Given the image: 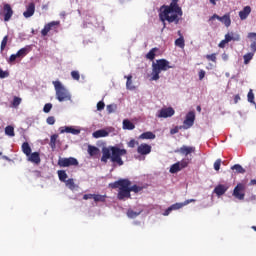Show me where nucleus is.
<instances>
[{"label": "nucleus", "mask_w": 256, "mask_h": 256, "mask_svg": "<svg viewBox=\"0 0 256 256\" xmlns=\"http://www.w3.org/2000/svg\"><path fill=\"white\" fill-rule=\"evenodd\" d=\"M249 15H251V6H245L243 10L239 12L241 21H245Z\"/></svg>", "instance_id": "20"}, {"label": "nucleus", "mask_w": 256, "mask_h": 256, "mask_svg": "<svg viewBox=\"0 0 256 256\" xmlns=\"http://www.w3.org/2000/svg\"><path fill=\"white\" fill-rule=\"evenodd\" d=\"M5 135L8 137H15V128L11 125L5 127Z\"/></svg>", "instance_id": "27"}, {"label": "nucleus", "mask_w": 256, "mask_h": 256, "mask_svg": "<svg viewBox=\"0 0 256 256\" xmlns=\"http://www.w3.org/2000/svg\"><path fill=\"white\" fill-rule=\"evenodd\" d=\"M78 165L79 161L74 157L59 158L58 160L59 167H77Z\"/></svg>", "instance_id": "8"}, {"label": "nucleus", "mask_w": 256, "mask_h": 256, "mask_svg": "<svg viewBox=\"0 0 256 256\" xmlns=\"http://www.w3.org/2000/svg\"><path fill=\"white\" fill-rule=\"evenodd\" d=\"M71 77L75 81H79V79H81V75L79 74V71H72L71 72Z\"/></svg>", "instance_id": "46"}, {"label": "nucleus", "mask_w": 256, "mask_h": 256, "mask_svg": "<svg viewBox=\"0 0 256 256\" xmlns=\"http://www.w3.org/2000/svg\"><path fill=\"white\" fill-rule=\"evenodd\" d=\"M222 59H223V61H228L229 60V55H227V53H223L222 54Z\"/></svg>", "instance_id": "61"}, {"label": "nucleus", "mask_w": 256, "mask_h": 256, "mask_svg": "<svg viewBox=\"0 0 256 256\" xmlns=\"http://www.w3.org/2000/svg\"><path fill=\"white\" fill-rule=\"evenodd\" d=\"M28 161L39 165V163H41V156L39 155V152L30 153V155L28 156Z\"/></svg>", "instance_id": "19"}, {"label": "nucleus", "mask_w": 256, "mask_h": 256, "mask_svg": "<svg viewBox=\"0 0 256 256\" xmlns=\"http://www.w3.org/2000/svg\"><path fill=\"white\" fill-rule=\"evenodd\" d=\"M88 153L91 157H94V155H97L99 153V148H97L95 146H89Z\"/></svg>", "instance_id": "36"}, {"label": "nucleus", "mask_w": 256, "mask_h": 256, "mask_svg": "<svg viewBox=\"0 0 256 256\" xmlns=\"http://www.w3.org/2000/svg\"><path fill=\"white\" fill-rule=\"evenodd\" d=\"M46 123L48 125H55V118L53 116H49L47 119H46Z\"/></svg>", "instance_id": "52"}, {"label": "nucleus", "mask_w": 256, "mask_h": 256, "mask_svg": "<svg viewBox=\"0 0 256 256\" xmlns=\"http://www.w3.org/2000/svg\"><path fill=\"white\" fill-rule=\"evenodd\" d=\"M51 109H53V104L47 103V104H45L44 107H43V112H44V113H50V112H51Z\"/></svg>", "instance_id": "43"}, {"label": "nucleus", "mask_w": 256, "mask_h": 256, "mask_svg": "<svg viewBox=\"0 0 256 256\" xmlns=\"http://www.w3.org/2000/svg\"><path fill=\"white\" fill-rule=\"evenodd\" d=\"M59 138V135L57 134H53L51 137H50V147L51 149H55V147H57V139Z\"/></svg>", "instance_id": "31"}, {"label": "nucleus", "mask_w": 256, "mask_h": 256, "mask_svg": "<svg viewBox=\"0 0 256 256\" xmlns=\"http://www.w3.org/2000/svg\"><path fill=\"white\" fill-rule=\"evenodd\" d=\"M13 107H19L21 105V98L15 96L12 102Z\"/></svg>", "instance_id": "47"}, {"label": "nucleus", "mask_w": 256, "mask_h": 256, "mask_svg": "<svg viewBox=\"0 0 256 256\" xmlns=\"http://www.w3.org/2000/svg\"><path fill=\"white\" fill-rule=\"evenodd\" d=\"M175 153H180L181 155H185V157H187L188 155H191V153H195V147L184 145L178 150H175Z\"/></svg>", "instance_id": "15"}, {"label": "nucleus", "mask_w": 256, "mask_h": 256, "mask_svg": "<svg viewBox=\"0 0 256 256\" xmlns=\"http://www.w3.org/2000/svg\"><path fill=\"white\" fill-rule=\"evenodd\" d=\"M107 199L106 195H101V194H94L93 200L95 203H105Z\"/></svg>", "instance_id": "28"}, {"label": "nucleus", "mask_w": 256, "mask_h": 256, "mask_svg": "<svg viewBox=\"0 0 256 256\" xmlns=\"http://www.w3.org/2000/svg\"><path fill=\"white\" fill-rule=\"evenodd\" d=\"M33 15H35V3L31 2L26 7V11L23 12V16L29 19V17H33Z\"/></svg>", "instance_id": "17"}, {"label": "nucleus", "mask_w": 256, "mask_h": 256, "mask_svg": "<svg viewBox=\"0 0 256 256\" xmlns=\"http://www.w3.org/2000/svg\"><path fill=\"white\" fill-rule=\"evenodd\" d=\"M140 139H155V134L153 132H144L140 135Z\"/></svg>", "instance_id": "34"}, {"label": "nucleus", "mask_w": 256, "mask_h": 256, "mask_svg": "<svg viewBox=\"0 0 256 256\" xmlns=\"http://www.w3.org/2000/svg\"><path fill=\"white\" fill-rule=\"evenodd\" d=\"M176 47H180V49H185V38L180 36L178 39L175 40Z\"/></svg>", "instance_id": "32"}, {"label": "nucleus", "mask_w": 256, "mask_h": 256, "mask_svg": "<svg viewBox=\"0 0 256 256\" xmlns=\"http://www.w3.org/2000/svg\"><path fill=\"white\" fill-rule=\"evenodd\" d=\"M192 158H184L180 162H176L170 167V173H179L182 169H186L189 167V163H191Z\"/></svg>", "instance_id": "6"}, {"label": "nucleus", "mask_w": 256, "mask_h": 256, "mask_svg": "<svg viewBox=\"0 0 256 256\" xmlns=\"http://www.w3.org/2000/svg\"><path fill=\"white\" fill-rule=\"evenodd\" d=\"M169 69H173V66L170 65L169 61L166 59H159L156 62L152 63V73L150 81H159L161 75V71H169Z\"/></svg>", "instance_id": "4"}, {"label": "nucleus", "mask_w": 256, "mask_h": 256, "mask_svg": "<svg viewBox=\"0 0 256 256\" xmlns=\"http://www.w3.org/2000/svg\"><path fill=\"white\" fill-rule=\"evenodd\" d=\"M229 190V186L225 184H218L214 188V193L217 195V197H221L222 195H225L227 191Z\"/></svg>", "instance_id": "16"}, {"label": "nucleus", "mask_w": 256, "mask_h": 256, "mask_svg": "<svg viewBox=\"0 0 256 256\" xmlns=\"http://www.w3.org/2000/svg\"><path fill=\"white\" fill-rule=\"evenodd\" d=\"M232 171H236V173H245V169L240 164H235L231 167Z\"/></svg>", "instance_id": "35"}, {"label": "nucleus", "mask_w": 256, "mask_h": 256, "mask_svg": "<svg viewBox=\"0 0 256 256\" xmlns=\"http://www.w3.org/2000/svg\"><path fill=\"white\" fill-rule=\"evenodd\" d=\"M60 133H71L72 135H79V133H81V130L75 129L71 126H65L60 128Z\"/></svg>", "instance_id": "18"}, {"label": "nucleus", "mask_w": 256, "mask_h": 256, "mask_svg": "<svg viewBox=\"0 0 256 256\" xmlns=\"http://www.w3.org/2000/svg\"><path fill=\"white\" fill-rule=\"evenodd\" d=\"M248 39H251L252 43L250 45V49L255 53L256 52V33L255 32L248 33Z\"/></svg>", "instance_id": "22"}, {"label": "nucleus", "mask_w": 256, "mask_h": 256, "mask_svg": "<svg viewBox=\"0 0 256 256\" xmlns=\"http://www.w3.org/2000/svg\"><path fill=\"white\" fill-rule=\"evenodd\" d=\"M159 51V48H152L147 54L146 59H149V61H153L155 59V54Z\"/></svg>", "instance_id": "29"}, {"label": "nucleus", "mask_w": 256, "mask_h": 256, "mask_svg": "<svg viewBox=\"0 0 256 256\" xmlns=\"http://www.w3.org/2000/svg\"><path fill=\"white\" fill-rule=\"evenodd\" d=\"M195 199H188V200H186V201H184V205L186 206V205H189V203H195Z\"/></svg>", "instance_id": "60"}, {"label": "nucleus", "mask_w": 256, "mask_h": 256, "mask_svg": "<svg viewBox=\"0 0 256 256\" xmlns=\"http://www.w3.org/2000/svg\"><path fill=\"white\" fill-rule=\"evenodd\" d=\"M116 109H117V106L115 104H109L106 107V110L108 113H114Z\"/></svg>", "instance_id": "45"}, {"label": "nucleus", "mask_w": 256, "mask_h": 256, "mask_svg": "<svg viewBox=\"0 0 256 256\" xmlns=\"http://www.w3.org/2000/svg\"><path fill=\"white\" fill-rule=\"evenodd\" d=\"M225 41H227L228 43H230V41H233V38L231 36V33H227L225 35V38H224Z\"/></svg>", "instance_id": "54"}, {"label": "nucleus", "mask_w": 256, "mask_h": 256, "mask_svg": "<svg viewBox=\"0 0 256 256\" xmlns=\"http://www.w3.org/2000/svg\"><path fill=\"white\" fill-rule=\"evenodd\" d=\"M215 19L223 23L225 27H231V15L229 13L225 14L222 17L217 14H214L213 16L210 17L209 21H213Z\"/></svg>", "instance_id": "11"}, {"label": "nucleus", "mask_w": 256, "mask_h": 256, "mask_svg": "<svg viewBox=\"0 0 256 256\" xmlns=\"http://www.w3.org/2000/svg\"><path fill=\"white\" fill-rule=\"evenodd\" d=\"M171 135H175L176 133H179V128H174L170 131Z\"/></svg>", "instance_id": "62"}, {"label": "nucleus", "mask_w": 256, "mask_h": 256, "mask_svg": "<svg viewBox=\"0 0 256 256\" xmlns=\"http://www.w3.org/2000/svg\"><path fill=\"white\" fill-rule=\"evenodd\" d=\"M171 211H173V208H171V206H170L168 209H166L164 211V213H163L164 217H167V215H169V213H171Z\"/></svg>", "instance_id": "58"}, {"label": "nucleus", "mask_w": 256, "mask_h": 256, "mask_svg": "<svg viewBox=\"0 0 256 256\" xmlns=\"http://www.w3.org/2000/svg\"><path fill=\"white\" fill-rule=\"evenodd\" d=\"M6 77H9V72L0 69V79H6Z\"/></svg>", "instance_id": "51"}, {"label": "nucleus", "mask_w": 256, "mask_h": 256, "mask_svg": "<svg viewBox=\"0 0 256 256\" xmlns=\"http://www.w3.org/2000/svg\"><path fill=\"white\" fill-rule=\"evenodd\" d=\"M175 115V110L173 107H168V108H162L159 110L157 117L159 119H167L168 117H173Z\"/></svg>", "instance_id": "12"}, {"label": "nucleus", "mask_w": 256, "mask_h": 256, "mask_svg": "<svg viewBox=\"0 0 256 256\" xmlns=\"http://www.w3.org/2000/svg\"><path fill=\"white\" fill-rule=\"evenodd\" d=\"M206 59L208 61H212L213 63H217V54L213 53V54H207L206 55Z\"/></svg>", "instance_id": "42"}, {"label": "nucleus", "mask_w": 256, "mask_h": 256, "mask_svg": "<svg viewBox=\"0 0 256 256\" xmlns=\"http://www.w3.org/2000/svg\"><path fill=\"white\" fill-rule=\"evenodd\" d=\"M103 109H105V102L99 101L97 103V111H103Z\"/></svg>", "instance_id": "49"}, {"label": "nucleus", "mask_w": 256, "mask_h": 256, "mask_svg": "<svg viewBox=\"0 0 256 256\" xmlns=\"http://www.w3.org/2000/svg\"><path fill=\"white\" fill-rule=\"evenodd\" d=\"M59 25H61V22L59 21H52L44 25V28L41 30L42 37H47L49 35L50 31H54V33H58Z\"/></svg>", "instance_id": "7"}, {"label": "nucleus", "mask_w": 256, "mask_h": 256, "mask_svg": "<svg viewBox=\"0 0 256 256\" xmlns=\"http://www.w3.org/2000/svg\"><path fill=\"white\" fill-rule=\"evenodd\" d=\"M29 51H31V47L27 46L24 48H21L20 50H18V52L16 53V55L19 57H25Z\"/></svg>", "instance_id": "26"}, {"label": "nucleus", "mask_w": 256, "mask_h": 256, "mask_svg": "<svg viewBox=\"0 0 256 256\" xmlns=\"http://www.w3.org/2000/svg\"><path fill=\"white\" fill-rule=\"evenodd\" d=\"M151 145L147 144V143H142L140 145H138L137 147V153L138 155H149V153H151Z\"/></svg>", "instance_id": "14"}, {"label": "nucleus", "mask_w": 256, "mask_h": 256, "mask_svg": "<svg viewBox=\"0 0 256 256\" xmlns=\"http://www.w3.org/2000/svg\"><path fill=\"white\" fill-rule=\"evenodd\" d=\"M125 79H127L126 88L129 89L130 91H133V89H135V86H133V76L132 75L125 76Z\"/></svg>", "instance_id": "25"}, {"label": "nucleus", "mask_w": 256, "mask_h": 256, "mask_svg": "<svg viewBox=\"0 0 256 256\" xmlns=\"http://www.w3.org/2000/svg\"><path fill=\"white\" fill-rule=\"evenodd\" d=\"M239 101H241V96H239V94H236L234 96V103L237 104V103H239Z\"/></svg>", "instance_id": "59"}, {"label": "nucleus", "mask_w": 256, "mask_h": 256, "mask_svg": "<svg viewBox=\"0 0 256 256\" xmlns=\"http://www.w3.org/2000/svg\"><path fill=\"white\" fill-rule=\"evenodd\" d=\"M217 0H210V3H212V5H217Z\"/></svg>", "instance_id": "63"}, {"label": "nucleus", "mask_w": 256, "mask_h": 256, "mask_svg": "<svg viewBox=\"0 0 256 256\" xmlns=\"http://www.w3.org/2000/svg\"><path fill=\"white\" fill-rule=\"evenodd\" d=\"M22 153H24L26 157H29V155H31V146L29 145V142H24L22 144Z\"/></svg>", "instance_id": "23"}, {"label": "nucleus", "mask_w": 256, "mask_h": 256, "mask_svg": "<svg viewBox=\"0 0 256 256\" xmlns=\"http://www.w3.org/2000/svg\"><path fill=\"white\" fill-rule=\"evenodd\" d=\"M123 129H127L128 131H133L135 129V124L131 122L130 120H123Z\"/></svg>", "instance_id": "24"}, {"label": "nucleus", "mask_w": 256, "mask_h": 256, "mask_svg": "<svg viewBox=\"0 0 256 256\" xmlns=\"http://www.w3.org/2000/svg\"><path fill=\"white\" fill-rule=\"evenodd\" d=\"M94 194H84L83 199L84 201H87L88 199H93Z\"/></svg>", "instance_id": "56"}, {"label": "nucleus", "mask_w": 256, "mask_h": 256, "mask_svg": "<svg viewBox=\"0 0 256 256\" xmlns=\"http://www.w3.org/2000/svg\"><path fill=\"white\" fill-rule=\"evenodd\" d=\"M53 85L56 92V99L60 103H63V101H71L69 90H67L60 81H53Z\"/></svg>", "instance_id": "5"}, {"label": "nucleus", "mask_w": 256, "mask_h": 256, "mask_svg": "<svg viewBox=\"0 0 256 256\" xmlns=\"http://www.w3.org/2000/svg\"><path fill=\"white\" fill-rule=\"evenodd\" d=\"M183 17V9L179 6V0H171L170 5H163L160 7L159 19L162 21L165 27L167 23H174V25H179V21Z\"/></svg>", "instance_id": "1"}, {"label": "nucleus", "mask_w": 256, "mask_h": 256, "mask_svg": "<svg viewBox=\"0 0 256 256\" xmlns=\"http://www.w3.org/2000/svg\"><path fill=\"white\" fill-rule=\"evenodd\" d=\"M214 169L215 171H219V169H221V159H218L214 162Z\"/></svg>", "instance_id": "50"}, {"label": "nucleus", "mask_w": 256, "mask_h": 256, "mask_svg": "<svg viewBox=\"0 0 256 256\" xmlns=\"http://www.w3.org/2000/svg\"><path fill=\"white\" fill-rule=\"evenodd\" d=\"M230 35L232 37V41H241V35L235 34L233 32H231Z\"/></svg>", "instance_id": "48"}, {"label": "nucleus", "mask_w": 256, "mask_h": 256, "mask_svg": "<svg viewBox=\"0 0 256 256\" xmlns=\"http://www.w3.org/2000/svg\"><path fill=\"white\" fill-rule=\"evenodd\" d=\"M140 214H141V212H135L133 210L127 211V215L130 219H135V217H139Z\"/></svg>", "instance_id": "40"}, {"label": "nucleus", "mask_w": 256, "mask_h": 256, "mask_svg": "<svg viewBox=\"0 0 256 256\" xmlns=\"http://www.w3.org/2000/svg\"><path fill=\"white\" fill-rule=\"evenodd\" d=\"M109 187H111V189H119L117 194V199H119V201H124V199H131V192L140 193V191H143V187L141 186H131L129 179H119L118 181L110 183Z\"/></svg>", "instance_id": "2"}, {"label": "nucleus", "mask_w": 256, "mask_h": 256, "mask_svg": "<svg viewBox=\"0 0 256 256\" xmlns=\"http://www.w3.org/2000/svg\"><path fill=\"white\" fill-rule=\"evenodd\" d=\"M194 124H195V111H190L186 114L182 129H191V126Z\"/></svg>", "instance_id": "10"}, {"label": "nucleus", "mask_w": 256, "mask_h": 256, "mask_svg": "<svg viewBox=\"0 0 256 256\" xmlns=\"http://www.w3.org/2000/svg\"><path fill=\"white\" fill-rule=\"evenodd\" d=\"M65 185L66 187H68V189H70V191H75V188L77 187V185H75V181L73 180V178L66 180Z\"/></svg>", "instance_id": "30"}, {"label": "nucleus", "mask_w": 256, "mask_h": 256, "mask_svg": "<svg viewBox=\"0 0 256 256\" xmlns=\"http://www.w3.org/2000/svg\"><path fill=\"white\" fill-rule=\"evenodd\" d=\"M3 15L4 21H11V18L13 17V8H11V4L5 3L3 5Z\"/></svg>", "instance_id": "13"}, {"label": "nucleus", "mask_w": 256, "mask_h": 256, "mask_svg": "<svg viewBox=\"0 0 256 256\" xmlns=\"http://www.w3.org/2000/svg\"><path fill=\"white\" fill-rule=\"evenodd\" d=\"M7 41H9V36H4L0 46L1 51H5V48L7 47Z\"/></svg>", "instance_id": "41"}, {"label": "nucleus", "mask_w": 256, "mask_h": 256, "mask_svg": "<svg viewBox=\"0 0 256 256\" xmlns=\"http://www.w3.org/2000/svg\"><path fill=\"white\" fill-rule=\"evenodd\" d=\"M247 97H248V102L253 103V105H255V94L253 93V89L249 90Z\"/></svg>", "instance_id": "38"}, {"label": "nucleus", "mask_w": 256, "mask_h": 256, "mask_svg": "<svg viewBox=\"0 0 256 256\" xmlns=\"http://www.w3.org/2000/svg\"><path fill=\"white\" fill-rule=\"evenodd\" d=\"M126 154V149H121L117 146H111L110 148L104 147L102 149L101 161L102 163H107V161H109L110 159L112 163H117V165L121 167L124 164L123 159H121V157H123V155Z\"/></svg>", "instance_id": "3"}, {"label": "nucleus", "mask_w": 256, "mask_h": 256, "mask_svg": "<svg viewBox=\"0 0 256 256\" xmlns=\"http://www.w3.org/2000/svg\"><path fill=\"white\" fill-rule=\"evenodd\" d=\"M229 43L227 40H222L219 44L218 47H220V49H225V44Z\"/></svg>", "instance_id": "55"}, {"label": "nucleus", "mask_w": 256, "mask_h": 256, "mask_svg": "<svg viewBox=\"0 0 256 256\" xmlns=\"http://www.w3.org/2000/svg\"><path fill=\"white\" fill-rule=\"evenodd\" d=\"M245 189H246L245 184H243V183H238V184L236 185V187L234 188L233 196H234L236 199H239L240 201H243V199H245Z\"/></svg>", "instance_id": "9"}, {"label": "nucleus", "mask_w": 256, "mask_h": 256, "mask_svg": "<svg viewBox=\"0 0 256 256\" xmlns=\"http://www.w3.org/2000/svg\"><path fill=\"white\" fill-rule=\"evenodd\" d=\"M92 135L95 139H101V137H109V133L105 129L97 130L93 132Z\"/></svg>", "instance_id": "21"}, {"label": "nucleus", "mask_w": 256, "mask_h": 256, "mask_svg": "<svg viewBox=\"0 0 256 256\" xmlns=\"http://www.w3.org/2000/svg\"><path fill=\"white\" fill-rule=\"evenodd\" d=\"M197 111L201 112V106H197Z\"/></svg>", "instance_id": "64"}, {"label": "nucleus", "mask_w": 256, "mask_h": 256, "mask_svg": "<svg viewBox=\"0 0 256 256\" xmlns=\"http://www.w3.org/2000/svg\"><path fill=\"white\" fill-rule=\"evenodd\" d=\"M199 79L200 81H203V79H205V70L199 71Z\"/></svg>", "instance_id": "57"}, {"label": "nucleus", "mask_w": 256, "mask_h": 256, "mask_svg": "<svg viewBox=\"0 0 256 256\" xmlns=\"http://www.w3.org/2000/svg\"><path fill=\"white\" fill-rule=\"evenodd\" d=\"M253 53H247L243 56L244 59V65H249L251 59H253Z\"/></svg>", "instance_id": "37"}, {"label": "nucleus", "mask_w": 256, "mask_h": 256, "mask_svg": "<svg viewBox=\"0 0 256 256\" xmlns=\"http://www.w3.org/2000/svg\"><path fill=\"white\" fill-rule=\"evenodd\" d=\"M58 177L62 183H65L67 181V172L65 170H58Z\"/></svg>", "instance_id": "33"}, {"label": "nucleus", "mask_w": 256, "mask_h": 256, "mask_svg": "<svg viewBox=\"0 0 256 256\" xmlns=\"http://www.w3.org/2000/svg\"><path fill=\"white\" fill-rule=\"evenodd\" d=\"M136 145H139V142L135 139H132L127 143V146L130 147V149H135Z\"/></svg>", "instance_id": "44"}, {"label": "nucleus", "mask_w": 256, "mask_h": 256, "mask_svg": "<svg viewBox=\"0 0 256 256\" xmlns=\"http://www.w3.org/2000/svg\"><path fill=\"white\" fill-rule=\"evenodd\" d=\"M170 207L172 208V211H177V209H183V207H185V202L175 203Z\"/></svg>", "instance_id": "39"}, {"label": "nucleus", "mask_w": 256, "mask_h": 256, "mask_svg": "<svg viewBox=\"0 0 256 256\" xmlns=\"http://www.w3.org/2000/svg\"><path fill=\"white\" fill-rule=\"evenodd\" d=\"M17 58H19V56H17V54H12L9 58L8 63H14V61L17 60Z\"/></svg>", "instance_id": "53"}]
</instances>
